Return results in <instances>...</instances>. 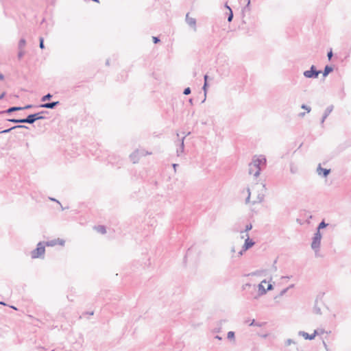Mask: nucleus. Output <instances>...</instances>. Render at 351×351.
Masks as SVG:
<instances>
[{"label":"nucleus","instance_id":"nucleus-41","mask_svg":"<svg viewBox=\"0 0 351 351\" xmlns=\"http://www.w3.org/2000/svg\"><path fill=\"white\" fill-rule=\"evenodd\" d=\"M289 290V288H285L284 289H282L280 293H279V297H281L282 295H284L287 292V291Z\"/></svg>","mask_w":351,"mask_h":351},{"label":"nucleus","instance_id":"nucleus-54","mask_svg":"<svg viewBox=\"0 0 351 351\" xmlns=\"http://www.w3.org/2000/svg\"><path fill=\"white\" fill-rule=\"evenodd\" d=\"M245 251H243V248L241 249V250L239 252V256H241L243 255V252H245Z\"/></svg>","mask_w":351,"mask_h":351},{"label":"nucleus","instance_id":"nucleus-55","mask_svg":"<svg viewBox=\"0 0 351 351\" xmlns=\"http://www.w3.org/2000/svg\"><path fill=\"white\" fill-rule=\"evenodd\" d=\"M215 339H218V340H221L222 339V337L219 335H216L215 337Z\"/></svg>","mask_w":351,"mask_h":351},{"label":"nucleus","instance_id":"nucleus-19","mask_svg":"<svg viewBox=\"0 0 351 351\" xmlns=\"http://www.w3.org/2000/svg\"><path fill=\"white\" fill-rule=\"evenodd\" d=\"M333 108V105H330L326 108L324 113L323 114L324 116V118H327L329 116V114L332 112Z\"/></svg>","mask_w":351,"mask_h":351},{"label":"nucleus","instance_id":"nucleus-35","mask_svg":"<svg viewBox=\"0 0 351 351\" xmlns=\"http://www.w3.org/2000/svg\"><path fill=\"white\" fill-rule=\"evenodd\" d=\"M301 108L306 110L307 112H310L311 110V108L306 104H302Z\"/></svg>","mask_w":351,"mask_h":351},{"label":"nucleus","instance_id":"nucleus-16","mask_svg":"<svg viewBox=\"0 0 351 351\" xmlns=\"http://www.w3.org/2000/svg\"><path fill=\"white\" fill-rule=\"evenodd\" d=\"M7 121L14 123H18V124L19 123H27V121H25V118H23V119L12 118V119H7Z\"/></svg>","mask_w":351,"mask_h":351},{"label":"nucleus","instance_id":"nucleus-8","mask_svg":"<svg viewBox=\"0 0 351 351\" xmlns=\"http://www.w3.org/2000/svg\"><path fill=\"white\" fill-rule=\"evenodd\" d=\"M247 238L245 240L243 247V251H247L255 245V242L250 238L248 233L245 234Z\"/></svg>","mask_w":351,"mask_h":351},{"label":"nucleus","instance_id":"nucleus-23","mask_svg":"<svg viewBox=\"0 0 351 351\" xmlns=\"http://www.w3.org/2000/svg\"><path fill=\"white\" fill-rule=\"evenodd\" d=\"M208 86V82H204L203 87H202V89H203V90L204 92V99L202 101V103H204L205 101V100H206Z\"/></svg>","mask_w":351,"mask_h":351},{"label":"nucleus","instance_id":"nucleus-13","mask_svg":"<svg viewBox=\"0 0 351 351\" xmlns=\"http://www.w3.org/2000/svg\"><path fill=\"white\" fill-rule=\"evenodd\" d=\"M334 70V66L332 65H326L323 71H322L321 73L323 75V77H326L330 73H332Z\"/></svg>","mask_w":351,"mask_h":351},{"label":"nucleus","instance_id":"nucleus-43","mask_svg":"<svg viewBox=\"0 0 351 351\" xmlns=\"http://www.w3.org/2000/svg\"><path fill=\"white\" fill-rule=\"evenodd\" d=\"M295 343V342H294V341H293V340H292L291 339H288L286 341L285 344H286V346H289V345H291V343Z\"/></svg>","mask_w":351,"mask_h":351},{"label":"nucleus","instance_id":"nucleus-44","mask_svg":"<svg viewBox=\"0 0 351 351\" xmlns=\"http://www.w3.org/2000/svg\"><path fill=\"white\" fill-rule=\"evenodd\" d=\"M57 240V244H60L61 245H63L64 244V241L63 239H58Z\"/></svg>","mask_w":351,"mask_h":351},{"label":"nucleus","instance_id":"nucleus-6","mask_svg":"<svg viewBox=\"0 0 351 351\" xmlns=\"http://www.w3.org/2000/svg\"><path fill=\"white\" fill-rule=\"evenodd\" d=\"M265 163H266V159L264 157L253 159L252 162H250V164H252L256 168V171L254 173V176L255 177H258L260 175V173H261L260 166L261 165H265Z\"/></svg>","mask_w":351,"mask_h":351},{"label":"nucleus","instance_id":"nucleus-49","mask_svg":"<svg viewBox=\"0 0 351 351\" xmlns=\"http://www.w3.org/2000/svg\"><path fill=\"white\" fill-rule=\"evenodd\" d=\"M5 95V92H3L1 95H0V100L2 99Z\"/></svg>","mask_w":351,"mask_h":351},{"label":"nucleus","instance_id":"nucleus-37","mask_svg":"<svg viewBox=\"0 0 351 351\" xmlns=\"http://www.w3.org/2000/svg\"><path fill=\"white\" fill-rule=\"evenodd\" d=\"M34 107V106L32 104H27L25 106H23V107L21 106V108H22V110H28V109L32 108Z\"/></svg>","mask_w":351,"mask_h":351},{"label":"nucleus","instance_id":"nucleus-45","mask_svg":"<svg viewBox=\"0 0 351 351\" xmlns=\"http://www.w3.org/2000/svg\"><path fill=\"white\" fill-rule=\"evenodd\" d=\"M49 199L52 201V202H55L56 203H58V204H60V202L56 199V198H53V197H49Z\"/></svg>","mask_w":351,"mask_h":351},{"label":"nucleus","instance_id":"nucleus-26","mask_svg":"<svg viewBox=\"0 0 351 351\" xmlns=\"http://www.w3.org/2000/svg\"><path fill=\"white\" fill-rule=\"evenodd\" d=\"M227 338L229 340H230V341H232V340L234 341V339H235V333H234V332L229 331L228 332V334H227Z\"/></svg>","mask_w":351,"mask_h":351},{"label":"nucleus","instance_id":"nucleus-46","mask_svg":"<svg viewBox=\"0 0 351 351\" xmlns=\"http://www.w3.org/2000/svg\"><path fill=\"white\" fill-rule=\"evenodd\" d=\"M274 289V286L271 284H269L267 286V289H266L267 291H271Z\"/></svg>","mask_w":351,"mask_h":351},{"label":"nucleus","instance_id":"nucleus-15","mask_svg":"<svg viewBox=\"0 0 351 351\" xmlns=\"http://www.w3.org/2000/svg\"><path fill=\"white\" fill-rule=\"evenodd\" d=\"M184 138H185V136H183L182 138L181 142H180V147H179V148L177 149L178 156H180V154L183 153V152H184Z\"/></svg>","mask_w":351,"mask_h":351},{"label":"nucleus","instance_id":"nucleus-11","mask_svg":"<svg viewBox=\"0 0 351 351\" xmlns=\"http://www.w3.org/2000/svg\"><path fill=\"white\" fill-rule=\"evenodd\" d=\"M317 173L319 176L322 178H327L330 173V169L322 168L319 164L317 168Z\"/></svg>","mask_w":351,"mask_h":351},{"label":"nucleus","instance_id":"nucleus-1","mask_svg":"<svg viewBox=\"0 0 351 351\" xmlns=\"http://www.w3.org/2000/svg\"><path fill=\"white\" fill-rule=\"evenodd\" d=\"M322 235L320 232L315 231L312 238L311 248L315 252V256H319V252L320 249L321 240Z\"/></svg>","mask_w":351,"mask_h":351},{"label":"nucleus","instance_id":"nucleus-62","mask_svg":"<svg viewBox=\"0 0 351 351\" xmlns=\"http://www.w3.org/2000/svg\"><path fill=\"white\" fill-rule=\"evenodd\" d=\"M60 207H61V210H64V209H66V208L63 207V206H62V204H60ZM69 208V207H66V208Z\"/></svg>","mask_w":351,"mask_h":351},{"label":"nucleus","instance_id":"nucleus-25","mask_svg":"<svg viewBox=\"0 0 351 351\" xmlns=\"http://www.w3.org/2000/svg\"><path fill=\"white\" fill-rule=\"evenodd\" d=\"M53 95L51 93H47V95L43 96L41 97V101L45 102L46 101L50 100Z\"/></svg>","mask_w":351,"mask_h":351},{"label":"nucleus","instance_id":"nucleus-60","mask_svg":"<svg viewBox=\"0 0 351 351\" xmlns=\"http://www.w3.org/2000/svg\"><path fill=\"white\" fill-rule=\"evenodd\" d=\"M293 287H294V285H293V284H291V285H290L287 288H289V289H292V288H293Z\"/></svg>","mask_w":351,"mask_h":351},{"label":"nucleus","instance_id":"nucleus-64","mask_svg":"<svg viewBox=\"0 0 351 351\" xmlns=\"http://www.w3.org/2000/svg\"><path fill=\"white\" fill-rule=\"evenodd\" d=\"M0 304H2V305H4V306L6 305V304L4 302H0Z\"/></svg>","mask_w":351,"mask_h":351},{"label":"nucleus","instance_id":"nucleus-2","mask_svg":"<svg viewBox=\"0 0 351 351\" xmlns=\"http://www.w3.org/2000/svg\"><path fill=\"white\" fill-rule=\"evenodd\" d=\"M49 114V112L43 110L38 112L29 114L25 117V121H27V123L28 124H33L38 120L45 119L46 117H45V114Z\"/></svg>","mask_w":351,"mask_h":351},{"label":"nucleus","instance_id":"nucleus-31","mask_svg":"<svg viewBox=\"0 0 351 351\" xmlns=\"http://www.w3.org/2000/svg\"><path fill=\"white\" fill-rule=\"evenodd\" d=\"M22 123H19V125H14V130L15 129H21V128H23V129H29V127H27V125H21Z\"/></svg>","mask_w":351,"mask_h":351},{"label":"nucleus","instance_id":"nucleus-20","mask_svg":"<svg viewBox=\"0 0 351 351\" xmlns=\"http://www.w3.org/2000/svg\"><path fill=\"white\" fill-rule=\"evenodd\" d=\"M252 229V225L251 223H249L248 224H247L245 226L244 230H240V233L241 234L245 233V234H246L248 232V231L251 230Z\"/></svg>","mask_w":351,"mask_h":351},{"label":"nucleus","instance_id":"nucleus-24","mask_svg":"<svg viewBox=\"0 0 351 351\" xmlns=\"http://www.w3.org/2000/svg\"><path fill=\"white\" fill-rule=\"evenodd\" d=\"M26 44V40L25 38H21L19 42V45H18V47H19V49H22L25 45Z\"/></svg>","mask_w":351,"mask_h":351},{"label":"nucleus","instance_id":"nucleus-53","mask_svg":"<svg viewBox=\"0 0 351 351\" xmlns=\"http://www.w3.org/2000/svg\"><path fill=\"white\" fill-rule=\"evenodd\" d=\"M130 156L132 160H134V157H136V154H135V153H132V154H130Z\"/></svg>","mask_w":351,"mask_h":351},{"label":"nucleus","instance_id":"nucleus-50","mask_svg":"<svg viewBox=\"0 0 351 351\" xmlns=\"http://www.w3.org/2000/svg\"><path fill=\"white\" fill-rule=\"evenodd\" d=\"M247 287H251V285L249 284V283H247V284H245V285L243 286V289H245Z\"/></svg>","mask_w":351,"mask_h":351},{"label":"nucleus","instance_id":"nucleus-61","mask_svg":"<svg viewBox=\"0 0 351 351\" xmlns=\"http://www.w3.org/2000/svg\"><path fill=\"white\" fill-rule=\"evenodd\" d=\"M304 115H305V112H300V113L299 114V116H300V117H304Z\"/></svg>","mask_w":351,"mask_h":351},{"label":"nucleus","instance_id":"nucleus-33","mask_svg":"<svg viewBox=\"0 0 351 351\" xmlns=\"http://www.w3.org/2000/svg\"><path fill=\"white\" fill-rule=\"evenodd\" d=\"M186 22H196L195 19L189 17V14H186Z\"/></svg>","mask_w":351,"mask_h":351},{"label":"nucleus","instance_id":"nucleus-17","mask_svg":"<svg viewBox=\"0 0 351 351\" xmlns=\"http://www.w3.org/2000/svg\"><path fill=\"white\" fill-rule=\"evenodd\" d=\"M226 8L228 10V12H226V14L228 15V22H231L233 19L232 10L227 4H226Z\"/></svg>","mask_w":351,"mask_h":351},{"label":"nucleus","instance_id":"nucleus-9","mask_svg":"<svg viewBox=\"0 0 351 351\" xmlns=\"http://www.w3.org/2000/svg\"><path fill=\"white\" fill-rule=\"evenodd\" d=\"M298 335L300 336H302L305 339L313 340L317 335H319V332L317 330H315L313 334L309 335L304 331H299Z\"/></svg>","mask_w":351,"mask_h":351},{"label":"nucleus","instance_id":"nucleus-59","mask_svg":"<svg viewBox=\"0 0 351 351\" xmlns=\"http://www.w3.org/2000/svg\"><path fill=\"white\" fill-rule=\"evenodd\" d=\"M4 79V75L2 74V73H0V80H3Z\"/></svg>","mask_w":351,"mask_h":351},{"label":"nucleus","instance_id":"nucleus-57","mask_svg":"<svg viewBox=\"0 0 351 351\" xmlns=\"http://www.w3.org/2000/svg\"><path fill=\"white\" fill-rule=\"evenodd\" d=\"M106 66H109L110 65V60L109 59H107L106 61Z\"/></svg>","mask_w":351,"mask_h":351},{"label":"nucleus","instance_id":"nucleus-29","mask_svg":"<svg viewBox=\"0 0 351 351\" xmlns=\"http://www.w3.org/2000/svg\"><path fill=\"white\" fill-rule=\"evenodd\" d=\"M13 0H2L3 5L4 6L5 9H7L9 8L10 4L12 3Z\"/></svg>","mask_w":351,"mask_h":351},{"label":"nucleus","instance_id":"nucleus-3","mask_svg":"<svg viewBox=\"0 0 351 351\" xmlns=\"http://www.w3.org/2000/svg\"><path fill=\"white\" fill-rule=\"evenodd\" d=\"M236 24L237 23H216V25L213 27V29L214 32L217 30L219 32L221 29V32L219 33L220 36H223L224 32L232 31V28H235Z\"/></svg>","mask_w":351,"mask_h":351},{"label":"nucleus","instance_id":"nucleus-47","mask_svg":"<svg viewBox=\"0 0 351 351\" xmlns=\"http://www.w3.org/2000/svg\"><path fill=\"white\" fill-rule=\"evenodd\" d=\"M191 250H192V249H191V247H190V248H189V249H188V250H187V252H186V255H185V256H184V259H186V258L187 256L189 254V252H191Z\"/></svg>","mask_w":351,"mask_h":351},{"label":"nucleus","instance_id":"nucleus-52","mask_svg":"<svg viewBox=\"0 0 351 351\" xmlns=\"http://www.w3.org/2000/svg\"><path fill=\"white\" fill-rule=\"evenodd\" d=\"M326 118H324V116H322V118L321 119V124L323 125Z\"/></svg>","mask_w":351,"mask_h":351},{"label":"nucleus","instance_id":"nucleus-40","mask_svg":"<svg viewBox=\"0 0 351 351\" xmlns=\"http://www.w3.org/2000/svg\"><path fill=\"white\" fill-rule=\"evenodd\" d=\"M196 24L197 23H189L190 29L193 32L196 31Z\"/></svg>","mask_w":351,"mask_h":351},{"label":"nucleus","instance_id":"nucleus-51","mask_svg":"<svg viewBox=\"0 0 351 351\" xmlns=\"http://www.w3.org/2000/svg\"><path fill=\"white\" fill-rule=\"evenodd\" d=\"M250 4V0H247V3L244 9H247V8L249 9Z\"/></svg>","mask_w":351,"mask_h":351},{"label":"nucleus","instance_id":"nucleus-21","mask_svg":"<svg viewBox=\"0 0 351 351\" xmlns=\"http://www.w3.org/2000/svg\"><path fill=\"white\" fill-rule=\"evenodd\" d=\"M317 299H316L315 301L313 311L315 313H316L317 315H321L322 314L321 308L319 306H317Z\"/></svg>","mask_w":351,"mask_h":351},{"label":"nucleus","instance_id":"nucleus-58","mask_svg":"<svg viewBox=\"0 0 351 351\" xmlns=\"http://www.w3.org/2000/svg\"><path fill=\"white\" fill-rule=\"evenodd\" d=\"M193 99L192 98H190V99H189V102L190 103V104H191V105H193Z\"/></svg>","mask_w":351,"mask_h":351},{"label":"nucleus","instance_id":"nucleus-4","mask_svg":"<svg viewBox=\"0 0 351 351\" xmlns=\"http://www.w3.org/2000/svg\"><path fill=\"white\" fill-rule=\"evenodd\" d=\"M45 253V242L40 241L37 245L36 249L32 251L31 256L32 258H44V255Z\"/></svg>","mask_w":351,"mask_h":351},{"label":"nucleus","instance_id":"nucleus-42","mask_svg":"<svg viewBox=\"0 0 351 351\" xmlns=\"http://www.w3.org/2000/svg\"><path fill=\"white\" fill-rule=\"evenodd\" d=\"M332 56H333V53H332V49H330V50L327 53V56H328V58L329 60H331Z\"/></svg>","mask_w":351,"mask_h":351},{"label":"nucleus","instance_id":"nucleus-28","mask_svg":"<svg viewBox=\"0 0 351 351\" xmlns=\"http://www.w3.org/2000/svg\"><path fill=\"white\" fill-rule=\"evenodd\" d=\"M263 325V323L256 322L255 321V319H252L251 321V322L249 324V326H258V327H262Z\"/></svg>","mask_w":351,"mask_h":351},{"label":"nucleus","instance_id":"nucleus-38","mask_svg":"<svg viewBox=\"0 0 351 351\" xmlns=\"http://www.w3.org/2000/svg\"><path fill=\"white\" fill-rule=\"evenodd\" d=\"M13 130H14V126L8 129H5V130H3V131L0 132V133L7 134V133L10 132Z\"/></svg>","mask_w":351,"mask_h":351},{"label":"nucleus","instance_id":"nucleus-63","mask_svg":"<svg viewBox=\"0 0 351 351\" xmlns=\"http://www.w3.org/2000/svg\"><path fill=\"white\" fill-rule=\"evenodd\" d=\"M282 278L289 279L290 277L289 276H282Z\"/></svg>","mask_w":351,"mask_h":351},{"label":"nucleus","instance_id":"nucleus-7","mask_svg":"<svg viewBox=\"0 0 351 351\" xmlns=\"http://www.w3.org/2000/svg\"><path fill=\"white\" fill-rule=\"evenodd\" d=\"M254 23H241L238 26V31L241 32V34H251V32H254Z\"/></svg>","mask_w":351,"mask_h":351},{"label":"nucleus","instance_id":"nucleus-32","mask_svg":"<svg viewBox=\"0 0 351 351\" xmlns=\"http://www.w3.org/2000/svg\"><path fill=\"white\" fill-rule=\"evenodd\" d=\"M39 47L41 49H45L44 38L43 37L39 38Z\"/></svg>","mask_w":351,"mask_h":351},{"label":"nucleus","instance_id":"nucleus-34","mask_svg":"<svg viewBox=\"0 0 351 351\" xmlns=\"http://www.w3.org/2000/svg\"><path fill=\"white\" fill-rule=\"evenodd\" d=\"M24 55H25V51L21 49H19V51L18 52V55H17L18 58L19 60L21 59L23 57Z\"/></svg>","mask_w":351,"mask_h":351},{"label":"nucleus","instance_id":"nucleus-48","mask_svg":"<svg viewBox=\"0 0 351 351\" xmlns=\"http://www.w3.org/2000/svg\"><path fill=\"white\" fill-rule=\"evenodd\" d=\"M250 193H249L247 197L245 199V203H248L250 202Z\"/></svg>","mask_w":351,"mask_h":351},{"label":"nucleus","instance_id":"nucleus-36","mask_svg":"<svg viewBox=\"0 0 351 351\" xmlns=\"http://www.w3.org/2000/svg\"><path fill=\"white\" fill-rule=\"evenodd\" d=\"M191 88L189 87H186L184 89V91H183V94L185 95H188L189 94H191Z\"/></svg>","mask_w":351,"mask_h":351},{"label":"nucleus","instance_id":"nucleus-22","mask_svg":"<svg viewBox=\"0 0 351 351\" xmlns=\"http://www.w3.org/2000/svg\"><path fill=\"white\" fill-rule=\"evenodd\" d=\"M95 229L97 230V232L101 233V234H105L106 232V228L104 226H102V225H99V226H97L95 227Z\"/></svg>","mask_w":351,"mask_h":351},{"label":"nucleus","instance_id":"nucleus-10","mask_svg":"<svg viewBox=\"0 0 351 351\" xmlns=\"http://www.w3.org/2000/svg\"><path fill=\"white\" fill-rule=\"evenodd\" d=\"M60 104L59 101H51V102H47L44 104H41L36 107L38 108H45L48 109H54L56 108L58 105Z\"/></svg>","mask_w":351,"mask_h":351},{"label":"nucleus","instance_id":"nucleus-18","mask_svg":"<svg viewBox=\"0 0 351 351\" xmlns=\"http://www.w3.org/2000/svg\"><path fill=\"white\" fill-rule=\"evenodd\" d=\"M328 226V223H326L324 220H322L317 226L316 231L320 232L322 229L326 228Z\"/></svg>","mask_w":351,"mask_h":351},{"label":"nucleus","instance_id":"nucleus-14","mask_svg":"<svg viewBox=\"0 0 351 351\" xmlns=\"http://www.w3.org/2000/svg\"><path fill=\"white\" fill-rule=\"evenodd\" d=\"M266 280H263L261 283H260L258 286V294L257 296H255L254 298H257L258 296L265 295L267 293V290L265 289L264 286L263 285V283H266Z\"/></svg>","mask_w":351,"mask_h":351},{"label":"nucleus","instance_id":"nucleus-39","mask_svg":"<svg viewBox=\"0 0 351 351\" xmlns=\"http://www.w3.org/2000/svg\"><path fill=\"white\" fill-rule=\"evenodd\" d=\"M152 40H153V43L154 44H158V43L160 42V40L158 36H153Z\"/></svg>","mask_w":351,"mask_h":351},{"label":"nucleus","instance_id":"nucleus-12","mask_svg":"<svg viewBox=\"0 0 351 351\" xmlns=\"http://www.w3.org/2000/svg\"><path fill=\"white\" fill-rule=\"evenodd\" d=\"M22 110V108H21V106H12L8 108L7 110H1L0 111V115L4 114H11L13 112L15 111H19Z\"/></svg>","mask_w":351,"mask_h":351},{"label":"nucleus","instance_id":"nucleus-30","mask_svg":"<svg viewBox=\"0 0 351 351\" xmlns=\"http://www.w3.org/2000/svg\"><path fill=\"white\" fill-rule=\"evenodd\" d=\"M254 170H256V168L252 164L250 163L248 169L249 174H254L255 172Z\"/></svg>","mask_w":351,"mask_h":351},{"label":"nucleus","instance_id":"nucleus-56","mask_svg":"<svg viewBox=\"0 0 351 351\" xmlns=\"http://www.w3.org/2000/svg\"><path fill=\"white\" fill-rule=\"evenodd\" d=\"M208 75H205L204 76V82H208Z\"/></svg>","mask_w":351,"mask_h":351},{"label":"nucleus","instance_id":"nucleus-27","mask_svg":"<svg viewBox=\"0 0 351 351\" xmlns=\"http://www.w3.org/2000/svg\"><path fill=\"white\" fill-rule=\"evenodd\" d=\"M57 244V240L56 239H53V240H51V241H48L47 242H45V245H47V246H54Z\"/></svg>","mask_w":351,"mask_h":351},{"label":"nucleus","instance_id":"nucleus-5","mask_svg":"<svg viewBox=\"0 0 351 351\" xmlns=\"http://www.w3.org/2000/svg\"><path fill=\"white\" fill-rule=\"evenodd\" d=\"M322 71L317 69L315 65H311L309 70L304 71L303 75L306 78L316 79Z\"/></svg>","mask_w":351,"mask_h":351}]
</instances>
